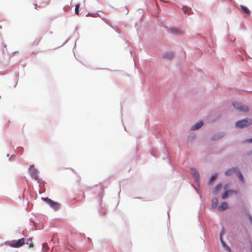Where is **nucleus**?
I'll return each instance as SVG.
<instances>
[{
	"label": "nucleus",
	"mask_w": 252,
	"mask_h": 252,
	"mask_svg": "<svg viewBox=\"0 0 252 252\" xmlns=\"http://www.w3.org/2000/svg\"><path fill=\"white\" fill-rule=\"evenodd\" d=\"M33 165H31L30 167V175L33 179L37 180L38 179V171L36 169L33 168Z\"/></svg>",
	"instance_id": "nucleus-5"
},
{
	"label": "nucleus",
	"mask_w": 252,
	"mask_h": 252,
	"mask_svg": "<svg viewBox=\"0 0 252 252\" xmlns=\"http://www.w3.org/2000/svg\"><path fill=\"white\" fill-rule=\"evenodd\" d=\"M240 7L241 8V9H242V10L246 13L247 14V15H250L251 14V11L250 10L248 9V7H247L246 6H244V5H240Z\"/></svg>",
	"instance_id": "nucleus-12"
},
{
	"label": "nucleus",
	"mask_w": 252,
	"mask_h": 252,
	"mask_svg": "<svg viewBox=\"0 0 252 252\" xmlns=\"http://www.w3.org/2000/svg\"><path fill=\"white\" fill-rule=\"evenodd\" d=\"M233 105L235 108L238 109L240 111L247 112L249 111V108L247 106L242 104L241 103L237 102H234L233 103Z\"/></svg>",
	"instance_id": "nucleus-4"
},
{
	"label": "nucleus",
	"mask_w": 252,
	"mask_h": 252,
	"mask_svg": "<svg viewBox=\"0 0 252 252\" xmlns=\"http://www.w3.org/2000/svg\"><path fill=\"white\" fill-rule=\"evenodd\" d=\"M218 204V201L217 198H214L212 200V207L213 208H215L217 207Z\"/></svg>",
	"instance_id": "nucleus-13"
},
{
	"label": "nucleus",
	"mask_w": 252,
	"mask_h": 252,
	"mask_svg": "<svg viewBox=\"0 0 252 252\" xmlns=\"http://www.w3.org/2000/svg\"><path fill=\"white\" fill-rule=\"evenodd\" d=\"M1 28H2L1 26H0V29H1Z\"/></svg>",
	"instance_id": "nucleus-27"
},
{
	"label": "nucleus",
	"mask_w": 252,
	"mask_h": 252,
	"mask_svg": "<svg viewBox=\"0 0 252 252\" xmlns=\"http://www.w3.org/2000/svg\"><path fill=\"white\" fill-rule=\"evenodd\" d=\"M247 141L250 143H252V138L250 139L247 140Z\"/></svg>",
	"instance_id": "nucleus-22"
},
{
	"label": "nucleus",
	"mask_w": 252,
	"mask_h": 252,
	"mask_svg": "<svg viewBox=\"0 0 252 252\" xmlns=\"http://www.w3.org/2000/svg\"><path fill=\"white\" fill-rule=\"evenodd\" d=\"M183 10L185 13H187L189 15L190 14L191 9H189V8L187 7H184L183 8Z\"/></svg>",
	"instance_id": "nucleus-18"
},
{
	"label": "nucleus",
	"mask_w": 252,
	"mask_h": 252,
	"mask_svg": "<svg viewBox=\"0 0 252 252\" xmlns=\"http://www.w3.org/2000/svg\"><path fill=\"white\" fill-rule=\"evenodd\" d=\"M249 219L251 222L252 223V217L251 216H249Z\"/></svg>",
	"instance_id": "nucleus-23"
},
{
	"label": "nucleus",
	"mask_w": 252,
	"mask_h": 252,
	"mask_svg": "<svg viewBox=\"0 0 252 252\" xmlns=\"http://www.w3.org/2000/svg\"><path fill=\"white\" fill-rule=\"evenodd\" d=\"M47 245V243H43V247H45Z\"/></svg>",
	"instance_id": "nucleus-25"
},
{
	"label": "nucleus",
	"mask_w": 252,
	"mask_h": 252,
	"mask_svg": "<svg viewBox=\"0 0 252 252\" xmlns=\"http://www.w3.org/2000/svg\"><path fill=\"white\" fill-rule=\"evenodd\" d=\"M220 240L221 244H222L223 247L225 249V250L226 251H228V252H231L230 248L228 246H227L226 244L223 241L222 239L221 236L220 237Z\"/></svg>",
	"instance_id": "nucleus-10"
},
{
	"label": "nucleus",
	"mask_w": 252,
	"mask_h": 252,
	"mask_svg": "<svg viewBox=\"0 0 252 252\" xmlns=\"http://www.w3.org/2000/svg\"><path fill=\"white\" fill-rule=\"evenodd\" d=\"M25 243V239L21 238L18 240H13L9 242V245L12 248H19Z\"/></svg>",
	"instance_id": "nucleus-2"
},
{
	"label": "nucleus",
	"mask_w": 252,
	"mask_h": 252,
	"mask_svg": "<svg viewBox=\"0 0 252 252\" xmlns=\"http://www.w3.org/2000/svg\"><path fill=\"white\" fill-rule=\"evenodd\" d=\"M42 199L48 203L50 206L55 210H57L60 207V204L55 202L47 197H42Z\"/></svg>",
	"instance_id": "nucleus-3"
},
{
	"label": "nucleus",
	"mask_w": 252,
	"mask_h": 252,
	"mask_svg": "<svg viewBox=\"0 0 252 252\" xmlns=\"http://www.w3.org/2000/svg\"><path fill=\"white\" fill-rule=\"evenodd\" d=\"M203 125V122L202 121H200L196 124H195V125L192 126L191 127V129L192 130H196L202 126Z\"/></svg>",
	"instance_id": "nucleus-9"
},
{
	"label": "nucleus",
	"mask_w": 252,
	"mask_h": 252,
	"mask_svg": "<svg viewBox=\"0 0 252 252\" xmlns=\"http://www.w3.org/2000/svg\"><path fill=\"white\" fill-rule=\"evenodd\" d=\"M236 173H237L238 174V176L239 180L241 181V182L242 183H243L244 181V177H243L241 172H240V171L237 169V171Z\"/></svg>",
	"instance_id": "nucleus-14"
},
{
	"label": "nucleus",
	"mask_w": 252,
	"mask_h": 252,
	"mask_svg": "<svg viewBox=\"0 0 252 252\" xmlns=\"http://www.w3.org/2000/svg\"><path fill=\"white\" fill-rule=\"evenodd\" d=\"M251 252H252V247H251Z\"/></svg>",
	"instance_id": "nucleus-26"
},
{
	"label": "nucleus",
	"mask_w": 252,
	"mask_h": 252,
	"mask_svg": "<svg viewBox=\"0 0 252 252\" xmlns=\"http://www.w3.org/2000/svg\"><path fill=\"white\" fill-rule=\"evenodd\" d=\"M237 169L238 168H232L231 169H229L225 172V175L226 176L231 175L233 173L236 172L237 171Z\"/></svg>",
	"instance_id": "nucleus-7"
},
{
	"label": "nucleus",
	"mask_w": 252,
	"mask_h": 252,
	"mask_svg": "<svg viewBox=\"0 0 252 252\" xmlns=\"http://www.w3.org/2000/svg\"><path fill=\"white\" fill-rule=\"evenodd\" d=\"M34 246L33 243H31L29 245V248H32Z\"/></svg>",
	"instance_id": "nucleus-21"
},
{
	"label": "nucleus",
	"mask_w": 252,
	"mask_h": 252,
	"mask_svg": "<svg viewBox=\"0 0 252 252\" xmlns=\"http://www.w3.org/2000/svg\"><path fill=\"white\" fill-rule=\"evenodd\" d=\"M79 4H77L76 5H75V13L77 15H79Z\"/></svg>",
	"instance_id": "nucleus-19"
},
{
	"label": "nucleus",
	"mask_w": 252,
	"mask_h": 252,
	"mask_svg": "<svg viewBox=\"0 0 252 252\" xmlns=\"http://www.w3.org/2000/svg\"><path fill=\"white\" fill-rule=\"evenodd\" d=\"M224 233V231H223V230L221 231V233H220V237L221 236L222 237V235Z\"/></svg>",
	"instance_id": "nucleus-24"
},
{
	"label": "nucleus",
	"mask_w": 252,
	"mask_h": 252,
	"mask_svg": "<svg viewBox=\"0 0 252 252\" xmlns=\"http://www.w3.org/2000/svg\"><path fill=\"white\" fill-rule=\"evenodd\" d=\"M228 208L227 204L224 202H222L218 207V210L220 211H222L226 210Z\"/></svg>",
	"instance_id": "nucleus-8"
},
{
	"label": "nucleus",
	"mask_w": 252,
	"mask_h": 252,
	"mask_svg": "<svg viewBox=\"0 0 252 252\" xmlns=\"http://www.w3.org/2000/svg\"><path fill=\"white\" fill-rule=\"evenodd\" d=\"M173 56L174 54L172 52L166 53L163 55V57L167 59H171L173 57Z\"/></svg>",
	"instance_id": "nucleus-11"
},
{
	"label": "nucleus",
	"mask_w": 252,
	"mask_h": 252,
	"mask_svg": "<svg viewBox=\"0 0 252 252\" xmlns=\"http://www.w3.org/2000/svg\"><path fill=\"white\" fill-rule=\"evenodd\" d=\"M237 191L236 190H226L222 194V198L225 199L227 197H228L229 195H231L233 194H237Z\"/></svg>",
	"instance_id": "nucleus-6"
},
{
	"label": "nucleus",
	"mask_w": 252,
	"mask_h": 252,
	"mask_svg": "<svg viewBox=\"0 0 252 252\" xmlns=\"http://www.w3.org/2000/svg\"><path fill=\"white\" fill-rule=\"evenodd\" d=\"M217 177V174H214L212 176L209 182V185H211L213 184V182L214 181V180L216 179Z\"/></svg>",
	"instance_id": "nucleus-16"
},
{
	"label": "nucleus",
	"mask_w": 252,
	"mask_h": 252,
	"mask_svg": "<svg viewBox=\"0 0 252 252\" xmlns=\"http://www.w3.org/2000/svg\"><path fill=\"white\" fill-rule=\"evenodd\" d=\"M193 176L196 178L198 179L199 178V174L197 172L194 171L193 173H192Z\"/></svg>",
	"instance_id": "nucleus-20"
},
{
	"label": "nucleus",
	"mask_w": 252,
	"mask_h": 252,
	"mask_svg": "<svg viewBox=\"0 0 252 252\" xmlns=\"http://www.w3.org/2000/svg\"><path fill=\"white\" fill-rule=\"evenodd\" d=\"M221 187V184L217 185L215 187V188L214 189V190L213 191L214 193V194L217 193Z\"/></svg>",
	"instance_id": "nucleus-17"
},
{
	"label": "nucleus",
	"mask_w": 252,
	"mask_h": 252,
	"mask_svg": "<svg viewBox=\"0 0 252 252\" xmlns=\"http://www.w3.org/2000/svg\"><path fill=\"white\" fill-rule=\"evenodd\" d=\"M171 31L172 33H176V34H182V32H181L179 30H178L176 28H172L171 29Z\"/></svg>",
	"instance_id": "nucleus-15"
},
{
	"label": "nucleus",
	"mask_w": 252,
	"mask_h": 252,
	"mask_svg": "<svg viewBox=\"0 0 252 252\" xmlns=\"http://www.w3.org/2000/svg\"><path fill=\"white\" fill-rule=\"evenodd\" d=\"M252 124V120L251 119H245L237 121L235 123V126L239 128H243L247 127Z\"/></svg>",
	"instance_id": "nucleus-1"
}]
</instances>
